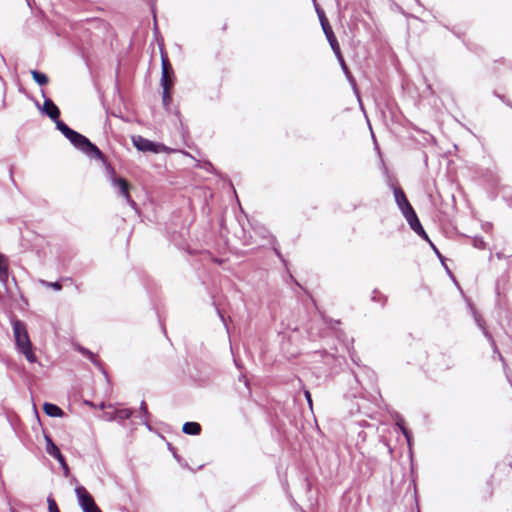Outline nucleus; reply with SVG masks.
I'll use <instances>...</instances> for the list:
<instances>
[{"label":"nucleus","mask_w":512,"mask_h":512,"mask_svg":"<svg viewBox=\"0 0 512 512\" xmlns=\"http://www.w3.org/2000/svg\"><path fill=\"white\" fill-rule=\"evenodd\" d=\"M53 457H55L61 464V466L63 467V469L65 471H68V465L65 461V458L63 457V455L61 454V452H59V454L57 455H54Z\"/></svg>","instance_id":"obj_22"},{"label":"nucleus","mask_w":512,"mask_h":512,"mask_svg":"<svg viewBox=\"0 0 512 512\" xmlns=\"http://www.w3.org/2000/svg\"><path fill=\"white\" fill-rule=\"evenodd\" d=\"M56 126L58 130H60L63 135L69 139V141L82 152L87 154L90 157L96 158L101 161H105L106 157L102 153V151L94 145L87 137L74 131L67 124H65L61 120H56Z\"/></svg>","instance_id":"obj_1"},{"label":"nucleus","mask_w":512,"mask_h":512,"mask_svg":"<svg viewBox=\"0 0 512 512\" xmlns=\"http://www.w3.org/2000/svg\"><path fill=\"white\" fill-rule=\"evenodd\" d=\"M201 430V425L197 422H186L182 427V431L188 435H199Z\"/></svg>","instance_id":"obj_12"},{"label":"nucleus","mask_w":512,"mask_h":512,"mask_svg":"<svg viewBox=\"0 0 512 512\" xmlns=\"http://www.w3.org/2000/svg\"><path fill=\"white\" fill-rule=\"evenodd\" d=\"M115 416H116V411L114 410L113 412H105L103 417L105 420L107 421H113L115 420Z\"/></svg>","instance_id":"obj_25"},{"label":"nucleus","mask_w":512,"mask_h":512,"mask_svg":"<svg viewBox=\"0 0 512 512\" xmlns=\"http://www.w3.org/2000/svg\"><path fill=\"white\" fill-rule=\"evenodd\" d=\"M318 14H319V18H320V23H321V26H322V29H323V32L333 50V52L335 53L337 59L339 60V62L341 63L342 67L347 70V66L345 64V61H344V58L342 56V53H341V49H340V46H339V43L337 41V38L332 30V27L328 21V19L326 18L325 14L323 11L319 12L318 11Z\"/></svg>","instance_id":"obj_5"},{"label":"nucleus","mask_w":512,"mask_h":512,"mask_svg":"<svg viewBox=\"0 0 512 512\" xmlns=\"http://www.w3.org/2000/svg\"><path fill=\"white\" fill-rule=\"evenodd\" d=\"M8 279V264L5 257L0 254V282H6Z\"/></svg>","instance_id":"obj_14"},{"label":"nucleus","mask_w":512,"mask_h":512,"mask_svg":"<svg viewBox=\"0 0 512 512\" xmlns=\"http://www.w3.org/2000/svg\"><path fill=\"white\" fill-rule=\"evenodd\" d=\"M31 75H32V78L34 79V81L41 86H44V85L48 84V82H49L48 77L44 73H41L37 70H32Z\"/></svg>","instance_id":"obj_15"},{"label":"nucleus","mask_w":512,"mask_h":512,"mask_svg":"<svg viewBox=\"0 0 512 512\" xmlns=\"http://www.w3.org/2000/svg\"><path fill=\"white\" fill-rule=\"evenodd\" d=\"M394 196L397 205L399 206L402 214H406L411 210H414L410 202L408 201L404 191L398 187L394 189Z\"/></svg>","instance_id":"obj_9"},{"label":"nucleus","mask_w":512,"mask_h":512,"mask_svg":"<svg viewBox=\"0 0 512 512\" xmlns=\"http://www.w3.org/2000/svg\"><path fill=\"white\" fill-rule=\"evenodd\" d=\"M53 457H55L61 464V466L63 467V469L65 471H68V465L65 461V458L63 457V455L61 454V452H59V454L57 455H54Z\"/></svg>","instance_id":"obj_23"},{"label":"nucleus","mask_w":512,"mask_h":512,"mask_svg":"<svg viewBox=\"0 0 512 512\" xmlns=\"http://www.w3.org/2000/svg\"><path fill=\"white\" fill-rule=\"evenodd\" d=\"M44 412L51 417H61L63 415V411L60 407L52 403H45L43 406Z\"/></svg>","instance_id":"obj_13"},{"label":"nucleus","mask_w":512,"mask_h":512,"mask_svg":"<svg viewBox=\"0 0 512 512\" xmlns=\"http://www.w3.org/2000/svg\"><path fill=\"white\" fill-rule=\"evenodd\" d=\"M406 218L408 224L410 225L411 229L417 233L419 236L423 237L424 239L428 240V235L426 234L425 230L423 229L417 214L414 210H411L410 212L403 214Z\"/></svg>","instance_id":"obj_7"},{"label":"nucleus","mask_w":512,"mask_h":512,"mask_svg":"<svg viewBox=\"0 0 512 512\" xmlns=\"http://www.w3.org/2000/svg\"><path fill=\"white\" fill-rule=\"evenodd\" d=\"M40 283L43 286L53 288L56 291H59V290L62 289V285L59 282H48V281H45V280H41Z\"/></svg>","instance_id":"obj_17"},{"label":"nucleus","mask_w":512,"mask_h":512,"mask_svg":"<svg viewBox=\"0 0 512 512\" xmlns=\"http://www.w3.org/2000/svg\"><path fill=\"white\" fill-rule=\"evenodd\" d=\"M105 407H106V405H105L104 402L100 403L99 406H98V408L101 409V410L105 409Z\"/></svg>","instance_id":"obj_29"},{"label":"nucleus","mask_w":512,"mask_h":512,"mask_svg":"<svg viewBox=\"0 0 512 512\" xmlns=\"http://www.w3.org/2000/svg\"><path fill=\"white\" fill-rule=\"evenodd\" d=\"M48 509L49 512H60L56 501L53 498H48Z\"/></svg>","instance_id":"obj_19"},{"label":"nucleus","mask_w":512,"mask_h":512,"mask_svg":"<svg viewBox=\"0 0 512 512\" xmlns=\"http://www.w3.org/2000/svg\"><path fill=\"white\" fill-rule=\"evenodd\" d=\"M114 184L119 188L120 190V193L127 199V200H130L131 197H130V194H129V190H130V184L129 182L122 178V177H119L117 179L114 180Z\"/></svg>","instance_id":"obj_11"},{"label":"nucleus","mask_w":512,"mask_h":512,"mask_svg":"<svg viewBox=\"0 0 512 512\" xmlns=\"http://www.w3.org/2000/svg\"><path fill=\"white\" fill-rule=\"evenodd\" d=\"M211 260H212L213 263H216L218 265H221L223 263L222 259H218V258H215V257H213Z\"/></svg>","instance_id":"obj_27"},{"label":"nucleus","mask_w":512,"mask_h":512,"mask_svg":"<svg viewBox=\"0 0 512 512\" xmlns=\"http://www.w3.org/2000/svg\"><path fill=\"white\" fill-rule=\"evenodd\" d=\"M493 494H494L493 481H492V480H489V481H487L486 497H487L488 499H490V498H492V497H493Z\"/></svg>","instance_id":"obj_20"},{"label":"nucleus","mask_w":512,"mask_h":512,"mask_svg":"<svg viewBox=\"0 0 512 512\" xmlns=\"http://www.w3.org/2000/svg\"><path fill=\"white\" fill-rule=\"evenodd\" d=\"M44 112L54 121L60 117V110L51 99H46L43 104Z\"/></svg>","instance_id":"obj_10"},{"label":"nucleus","mask_w":512,"mask_h":512,"mask_svg":"<svg viewBox=\"0 0 512 512\" xmlns=\"http://www.w3.org/2000/svg\"><path fill=\"white\" fill-rule=\"evenodd\" d=\"M13 332L18 349L25 355L28 361L35 362L36 356L32 350V344L25 324L20 320H15L13 322Z\"/></svg>","instance_id":"obj_4"},{"label":"nucleus","mask_w":512,"mask_h":512,"mask_svg":"<svg viewBox=\"0 0 512 512\" xmlns=\"http://www.w3.org/2000/svg\"><path fill=\"white\" fill-rule=\"evenodd\" d=\"M131 416V412L128 410V409H121V410H116V416H115V419L116 418H119V419H127Z\"/></svg>","instance_id":"obj_18"},{"label":"nucleus","mask_w":512,"mask_h":512,"mask_svg":"<svg viewBox=\"0 0 512 512\" xmlns=\"http://www.w3.org/2000/svg\"><path fill=\"white\" fill-rule=\"evenodd\" d=\"M132 143L137 150L144 152V153L150 152V153L158 154V153L173 152L172 149L165 146L164 144L153 142L151 140L144 138L141 135L132 136Z\"/></svg>","instance_id":"obj_6"},{"label":"nucleus","mask_w":512,"mask_h":512,"mask_svg":"<svg viewBox=\"0 0 512 512\" xmlns=\"http://www.w3.org/2000/svg\"><path fill=\"white\" fill-rule=\"evenodd\" d=\"M161 66H162V74H161V86L163 88L162 93V102L163 105L168 108L171 101V90L174 85V71L172 65L170 63L169 57L165 51H161Z\"/></svg>","instance_id":"obj_3"},{"label":"nucleus","mask_w":512,"mask_h":512,"mask_svg":"<svg viewBox=\"0 0 512 512\" xmlns=\"http://www.w3.org/2000/svg\"><path fill=\"white\" fill-rule=\"evenodd\" d=\"M82 352L83 354L87 355L94 364L99 365V359L97 355L93 354L88 350H83Z\"/></svg>","instance_id":"obj_21"},{"label":"nucleus","mask_w":512,"mask_h":512,"mask_svg":"<svg viewBox=\"0 0 512 512\" xmlns=\"http://www.w3.org/2000/svg\"><path fill=\"white\" fill-rule=\"evenodd\" d=\"M507 466L509 467L510 470H512V462L511 461L507 463Z\"/></svg>","instance_id":"obj_30"},{"label":"nucleus","mask_w":512,"mask_h":512,"mask_svg":"<svg viewBox=\"0 0 512 512\" xmlns=\"http://www.w3.org/2000/svg\"><path fill=\"white\" fill-rule=\"evenodd\" d=\"M76 493L78 495L80 505L84 512L96 506L93 497L84 487L76 488Z\"/></svg>","instance_id":"obj_8"},{"label":"nucleus","mask_w":512,"mask_h":512,"mask_svg":"<svg viewBox=\"0 0 512 512\" xmlns=\"http://www.w3.org/2000/svg\"><path fill=\"white\" fill-rule=\"evenodd\" d=\"M56 126L58 130H60L63 135L69 139V141L82 152L87 154L90 157L96 158L101 161H105L106 157L102 153V151L94 145L87 137L74 131L67 124H65L61 120H56Z\"/></svg>","instance_id":"obj_2"},{"label":"nucleus","mask_w":512,"mask_h":512,"mask_svg":"<svg viewBox=\"0 0 512 512\" xmlns=\"http://www.w3.org/2000/svg\"><path fill=\"white\" fill-rule=\"evenodd\" d=\"M85 512H102V511H101V510H100V508L96 505V506H94L93 508H91V509H89V510H87V511H85Z\"/></svg>","instance_id":"obj_26"},{"label":"nucleus","mask_w":512,"mask_h":512,"mask_svg":"<svg viewBox=\"0 0 512 512\" xmlns=\"http://www.w3.org/2000/svg\"><path fill=\"white\" fill-rule=\"evenodd\" d=\"M304 396L307 400V403L309 405V408L312 410L313 409V401H312V396H311V393L308 391V390H304Z\"/></svg>","instance_id":"obj_24"},{"label":"nucleus","mask_w":512,"mask_h":512,"mask_svg":"<svg viewBox=\"0 0 512 512\" xmlns=\"http://www.w3.org/2000/svg\"><path fill=\"white\" fill-rule=\"evenodd\" d=\"M46 439V451L49 455L54 456L58 455L60 450L59 448L54 444L52 439L49 436H45Z\"/></svg>","instance_id":"obj_16"},{"label":"nucleus","mask_w":512,"mask_h":512,"mask_svg":"<svg viewBox=\"0 0 512 512\" xmlns=\"http://www.w3.org/2000/svg\"><path fill=\"white\" fill-rule=\"evenodd\" d=\"M85 404H87L88 406H90L92 408H96V405L93 402L86 401Z\"/></svg>","instance_id":"obj_28"}]
</instances>
